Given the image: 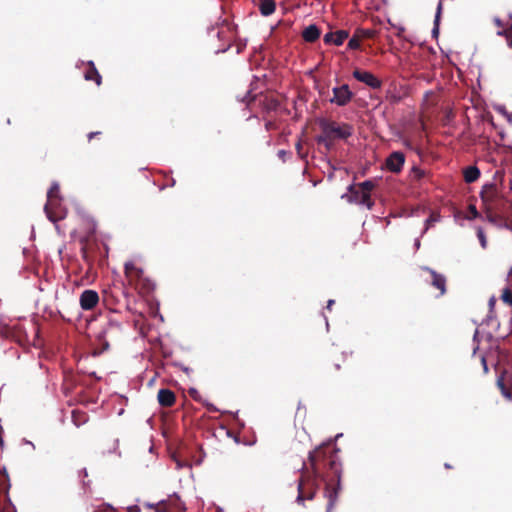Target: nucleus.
I'll return each instance as SVG.
<instances>
[{
    "mask_svg": "<svg viewBox=\"0 0 512 512\" xmlns=\"http://www.w3.org/2000/svg\"><path fill=\"white\" fill-rule=\"evenodd\" d=\"M405 29L403 27H400L397 29V32H396V36L401 38L403 33H404Z\"/></svg>",
    "mask_w": 512,
    "mask_h": 512,
    "instance_id": "79ce46f5",
    "label": "nucleus"
},
{
    "mask_svg": "<svg viewBox=\"0 0 512 512\" xmlns=\"http://www.w3.org/2000/svg\"><path fill=\"white\" fill-rule=\"evenodd\" d=\"M125 276L131 286L141 294H149L155 288L152 280L145 276L142 268L136 266L134 262H126L124 265Z\"/></svg>",
    "mask_w": 512,
    "mask_h": 512,
    "instance_id": "f03ea898",
    "label": "nucleus"
},
{
    "mask_svg": "<svg viewBox=\"0 0 512 512\" xmlns=\"http://www.w3.org/2000/svg\"><path fill=\"white\" fill-rule=\"evenodd\" d=\"M374 188L372 181H364L358 185L357 188H350L351 198L354 202L365 205L368 209H371L374 202L371 200V191Z\"/></svg>",
    "mask_w": 512,
    "mask_h": 512,
    "instance_id": "39448f33",
    "label": "nucleus"
},
{
    "mask_svg": "<svg viewBox=\"0 0 512 512\" xmlns=\"http://www.w3.org/2000/svg\"><path fill=\"white\" fill-rule=\"evenodd\" d=\"M50 212L51 215L46 214V216L53 223H56L65 217V209L63 208L60 199L53 202Z\"/></svg>",
    "mask_w": 512,
    "mask_h": 512,
    "instance_id": "f3484780",
    "label": "nucleus"
},
{
    "mask_svg": "<svg viewBox=\"0 0 512 512\" xmlns=\"http://www.w3.org/2000/svg\"><path fill=\"white\" fill-rule=\"evenodd\" d=\"M511 272H512V268H511Z\"/></svg>",
    "mask_w": 512,
    "mask_h": 512,
    "instance_id": "8fccbe9b",
    "label": "nucleus"
},
{
    "mask_svg": "<svg viewBox=\"0 0 512 512\" xmlns=\"http://www.w3.org/2000/svg\"><path fill=\"white\" fill-rule=\"evenodd\" d=\"M349 34L345 30H338L333 32V44L336 46L342 45L343 42L348 38Z\"/></svg>",
    "mask_w": 512,
    "mask_h": 512,
    "instance_id": "bb28decb",
    "label": "nucleus"
},
{
    "mask_svg": "<svg viewBox=\"0 0 512 512\" xmlns=\"http://www.w3.org/2000/svg\"><path fill=\"white\" fill-rule=\"evenodd\" d=\"M265 128H266V130H268V131H269V130H272V129H274V128H275V123H274V122H272V121H267V122L265 123Z\"/></svg>",
    "mask_w": 512,
    "mask_h": 512,
    "instance_id": "4c0bfd02",
    "label": "nucleus"
},
{
    "mask_svg": "<svg viewBox=\"0 0 512 512\" xmlns=\"http://www.w3.org/2000/svg\"><path fill=\"white\" fill-rule=\"evenodd\" d=\"M495 211H499L508 220L512 216V200L502 197L496 204Z\"/></svg>",
    "mask_w": 512,
    "mask_h": 512,
    "instance_id": "412c9836",
    "label": "nucleus"
},
{
    "mask_svg": "<svg viewBox=\"0 0 512 512\" xmlns=\"http://www.w3.org/2000/svg\"><path fill=\"white\" fill-rule=\"evenodd\" d=\"M258 7L263 16H269L275 12L276 3L274 0H259Z\"/></svg>",
    "mask_w": 512,
    "mask_h": 512,
    "instance_id": "393cba45",
    "label": "nucleus"
},
{
    "mask_svg": "<svg viewBox=\"0 0 512 512\" xmlns=\"http://www.w3.org/2000/svg\"><path fill=\"white\" fill-rule=\"evenodd\" d=\"M79 303L83 310H93L99 303V295L95 290L86 289L80 294Z\"/></svg>",
    "mask_w": 512,
    "mask_h": 512,
    "instance_id": "9b49d317",
    "label": "nucleus"
},
{
    "mask_svg": "<svg viewBox=\"0 0 512 512\" xmlns=\"http://www.w3.org/2000/svg\"><path fill=\"white\" fill-rule=\"evenodd\" d=\"M442 8H443L442 0H440L438 3V6H437L436 20L439 18Z\"/></svg>",
    "mask_w": 512,
    "mask_h": 512,
    "instance_id": "ea45409f",
    "label": "nucleus"
},
{
    "mask_svg": "<svg viewBox=\"0 0 512 512\" xmlns=\"http://www.w3.org/2000/svg\"><path fill=\"white\" fill-rule=\"evenodd\" d=\"M333 139L332 138H325V133L322 131L321 135L317 137V143L323 144L326 149L330 150L333 145Z\"/></svg>",
    "mask_w": 512,
    "mask_h": 512,
    "instance_id": "c85d7f7f",
    "label": "nucleus"
},
{
    "mask_svg": "<svg viewBox=\"0 0 512 512\" xmlns=\"http://www.w3.org/2000/svg\"><path fill=\"white\" fill-rule=\"evenodd\" d=\"M495 184H486L483 186L482 191L480 193V198L482 200L484 209L487 208H495L496 204L502 198Z\"/></svg>",
    "mask_w": 512,
    "mask_h": 512,
    "instance_id": "0eeeda50",
    "label": "nucleus"
},
{
    "mask_svg": "<svg viewBox=\"0 0 512 512\" xmlns=\"http://www.w3.org/2000/svg\"><path fill=\"white\" fill-rule=\"evenodd\" d=\"M81 251H82L83 258H84V259H86V258H87V251H86V248H85V247H82Z\"/></svg>",
    "mask_w": 512,
    "mask_h": 512,
    "instance_id": "a18cd8bd",
    "label": "nucleus"
},
{
    "mask_svg": "<svg viewBox=\"0 0 512 512\" xmlns=\"http://www.w3.org/2000/svg\"><path fill=\"white\" fill-rule=\"evenodd\" d=\"M101 135H102V132H100V131L90 132V133L88 134V140H89V141H91L93 138H95V137H99V136H101Z\"/></svg>",
    "mask_w": 512,
    "mask_h": 512,
    "instance_id": "e433bc0d",
    "label": "nucleus"
},
{
    "mask_svg": "<svg viewBox=\"0 0 512 512\" xmlns=\"http://www.w3.org/2000/svg\"><path fill=\"white\" fill-rule=\"evenodd\" d=\"M332 92L333 97L330 99V102L332 104H336L337 106H346L354 96L353 92L350 90L347 84L334 87Z\"/></svg>",
    "mask_w": 512,
    "mask_h": 512,
    "instance_id": "1a4fd4ad",
    "label": "nucleus"
},
{
    "mask_svg": "<svg viewBox=\"0 0 512 512\" xmlns=\"http://www.w3.org/2000/svg\"><path fill=\"white\" fill-rule=\"evenodd\" d=\"M157 399L162 407H172L176 402V396L170 389H160L158 391Z\"/></svg>",
    "mask_w": 512,
    "mask_h": 512,
    "instance_id": "dca6fc26",
    "label": "nucleus"
},
{
    "mask_svg": "<svg viewBox=\"0 0 512 512\" xmlns=\"http://www.w3.org/2000/svg\"><path fill=\"white\" fill-rule=\"evenodd\" d=\"M481 172L475 165L468 166L463 169V177L466 183H474L480 178Z\"/></svg>",
    "mask_w": 512,
    "mask_h": 512,
    "instance_id": "4be33fe9",
    "label": "nucleus"
},
{
    "mask_svg": "<svg viewBox=\"0 0 512 512\" xmlns=\"http://www.w3.org/2000/svg\"><path fill=\"white\" fill-rule=\"evenodd\" d=\"M482 362H483V364H484V369H485V371H487V366H486V360H485V358H482Z\"/></svg>",
    "mask_w": 512,
    "mask_h": 512,
    "instance_id": "de8ad7c7",
    "label": "nucleus"
},
{
    "mask_svg": "<svg viewBox=\"0 0 512 512\" xmlns=\"http://www.w3.org/2000/svg\"><path fill=\"white\" fill-rule=\"evenodd\" d=\"M468 209H469V213H470V216L467 217L468 219H474V218L479 217L480 214L475 205L470 204Z\"/></svg>",
    "mask_w": 512,
    "mask_h": 512,
    "instance_id": "72a5a7b5",
    "label": "nucleus"
},
{
    "mask_svg": "<svg viewBox=\"0 0 512 512\" xmlns=\"http://www.w3.org/2000/svg\"><path fill=\"white\" fill-rule=\"evenodd\" d=\"M497 387L505 399L512 400V365L502 371L497 379Z\"/></svg>",
    "mask_w": 512,
    "mask_h": 512,
    "instance_id": "6e6552de",
    "label": "nucleus"
},
{
    "mask_svg": "<svg viewBox=\"0 0 512 512\" xmlns=\"http://www.w3.org/2000/svg\"><path fill=\"white\" fill-rule=\"evenodd\" d=\"M405 163V155L400 151L392 152L386 159V167L392 173H399Z\"/></svg>",
    "mask_w": 512,
    "mask_h": 512,
    "instance_id": "ddd939ff",
    "label": "nucleus"
},
{
    "mask_svg": "<svg viewBox=\"0 0 512 512\" xmlns=\"http://www.w3.org/2000/svg\"><path fill=\"white\" fill-rule=\"evenodd\" d=\"M122 333V325L114 319H109L98 335V341L102 345V352L109 349V340L117 341Z\"/></svg>",
    "mask_w": 512,
    "mask_h": 512,
    "instance_id": "20e7f679",
    "label": "nucleus"
},
{
    "mask_svg": "<svg viewBox=\"0 0 512 512\" xmlns=\"http://www.w3.org/2000/svg\"><path fill=\"white\" fill-rule=\"evenodd\" d=\"M84 78L87 81H94L97 86H100L102 84V77L98 72L97 68L95 67L93 61L87 62V69L84 73Z\"/></svg>",
    "mask_w": 512,
    "mask_h": 512,
    "instance_id": "6ab92c4d",
    "label": "nucleus"
},
{
    "mask_svg": "<svg viewBox=\"0 0 512 512\" xmlns=\"http://www.w3.org/2000/svg\"><path fill=\"white\" fill-rule=\"evenodd\" d=\"M340 450L331 442L324 443L309 453L308 462H304L298 479L297 502L303 504L312 500L324 484V496L327 499L326 512H332L341 489L342 464Z\"/></svg>",
    "mask_w": 512,
    "mask_h": 512,
    "instance_id": "f257e3e1",
    "label": "nucleus"
},
{
    "mask_svg": "<svg viewBox=\"0 0 512 512\" xmlns=\"http://www.w3.org/2000/svg\"><path fill=\"white\" fill-rule=\"evenodd\" d=\"M352 75L357 81L364 83L371 89H380L382 86V81L369 71L356 68Z\"/></svg>",
    "mask_w": 512,
    "mask_h": 512,
    "instance_id": "9d476101",
    "label": "nucleus"
},
{
    "mask_svg": "<svg viewBox=\"0 0 512 512\" xmlns=\"http://www.w3.org/2000/svg\"><path fill=\"white\" fill-rule=\"evenodd\" d=\"M486 213L487 220L495 225L501 226L506 225L507 219L499 213V211H495V208H487L484 209Z\"/></svg>",
    "mask_w": 512,
    "mask_h": 512,
    "instance_id": "aec40b11",
    "label": "nucleus"
},
{
    "mask_svg": "<svg viewBox=\"0 0 512 512\" xmlns=\"http://www.w3.org/2000/svg\"><path fill=\"white\" fill-rule=\"evenodd\" d=\"M424 271H427L431 275V285L439 290V295L443 296L446 293V278L444 275L437 273L435 270L429 267H423Z\"/></svg>",
    "mask_w": 512,
    "mask_h": 512,
    "instance_id": "4468645a",
    "label": "nucleus"
},
{
    "mask_svg": "<svg viewBox=\"0 0 512 512\" xmlns=\"http://www.w3.org/2000/svg\"><path fill=\"white\" fill-rule=\"evenodd\" d=\"M375 36V31L371 29H361L358 28L355 30L354 34L350 38L348 42V48L352 50H356L360 48V43L364 39H370Z\"/></svg>",
    "mask_w": 512,
    "mask_h": 512,
    "instance_id": "f8f14e48",
    "label": "nucleus"
},
{
    "mask_svg": "<svg viewBox=\"0 0 512 512\" xmlns=\"http://www.w3.org/2000/svg\"><path fill=\"white\" fill-rule=\"evenodd\" d=\"M57 199L62 200L60 195V187L57 182H53L50 189L47 192V202L44 206V211L46 214L51 215L50 209L53 206V202Z\"/></svg>",
    "mask_w": 512,
    "mask_h": 512,
    "instance_id": "2eb2a0df",
    "label": "nucleus"
},
{
    "mask_svg": "<svg viewBox=\"0 0 512 512\" xmlns=\"http://www.w3.org/2000/svg\"><path fill=\"white\" fill-rule=\"evenodd\" d=\"M440 215L436 213H432L428 219L425 221V231L428 230L429 227H431L434 223L439 221Z\"/></svg>",
    "mask_w": 512,
    "mask_h": 512,
    "instance_id": "c756f323",
    "label": "nucleus"
},
{
    "mask_svg": "<svg viewBox=\"0 0 512 512\" xmlns=\"http://www.w3.org/2000/svg\"><path fill=\"white\" fill-rule=\"evenodd\" d=\"M493 22L500 30H504L508 28L509 25H512L509 21L503 22L499 17H494Z\"/></svg>",
    "mask_w": 512,
    "mask_h": 512,
    "instance_id": "7c9ffc66",
    "label": "nucleus"
},
{
    "mask_svg": "<svg viewBox=\"0 0 512 512\" xmlns=\"http://www.w3.org/2000/svg\"><path fill=\"white\" fill-rule=\"evenodd\" d=\"M259 104L266 112L276 111L280 102L273 95H262L258 99Z\"/></svg>",
    "mask_w": 512,
    "mask_h": 512,
    "instance_id": "a211bd4d",
    "label": "nucleus"
},
{
    "mask_svg": "<svg viewBox=\"0 0 512 512\" xmlns=\"http://www.w3.org/2000/svg\"><path fill=\"white\" fill-rule=\"evenodd\" d=\"M3 428L2 426L0 425V451L3 449V446H4V441H3Z\"/></svg>",
    "mask_w": 512,
    "mask_h": 512,
    "instance_id": "a19ab883",
    "label": "nucleus"
},
{
    "mask_svg": "<svg viewBox=\"0 0 512 512\" xmlns=\"http://www.w3.org/2000/svg\"><path fill=\"white\" fill-rule=\"evenodd\" d=\"M321 128L325 133V138L347 139L352 135V128L348 124L338 125L335 122L324 121L321 123Z\"/></svg>",
    "mask_w": 512,
    "mask_h": 512,
    "instance_id": "423d86ee",
    "label": "nucleus"
},
{
    "mask_svg": "<svg viewBox=\"0 0 512 512\" xmlns=\"http://www.w3.org/2000/svg\"><path fill=\"white\" fill-rule=\"evenodd\" d=\"M334 303H335V301H334V300H332V299H330V300L327 302V306H326V308H327L328 310H331V309H332V306L334 305Z\"/></svg>",
    "mask_w": 512,
    "mask_h": 512,
    "instance_id": "c03bdc74",
    "label": "nucleus"
},
{
    "mask_svg": "<svg viewBox=\"0 0 512 512\" xmlns=\"http://www.w3.org/2000/svg\"><path fill=\"white\" fill-rule=\"evenodd\" d=\"M497 35L504 36L507 40V44L512 48V25L504 30H498Z\"/></svg>",
    "mask_w": 512,
    "mask_h": 512,
    "instance_id": "cd10ccee",
    "label": "nucleus"
},
{
    "mask_svg": "<svg viewBox=\"0 0 512 512\" xmlns=\"http://www.w3.org/2000/svg\"><path fill=\"white\" fill-rule=\"evenodd\" d=\"M144 508L154 509L155 512H172L171 503L166 500L159 501L158 503H143Z\"/></svg>",
    "mask_w": 512,
    "mask_h": 512,
    "instance_id": "b1692460",
    "label": "nucleus"
},
{
    "mask_svg": "<svg viewBox=\"0 0 512 512\" xmlns=\"http://www.w3.org/2000/svg\"><path fill=\"white\" fill-rule=\"evenodd\" d=\"M333 38H334L333 32H329V33L325 34L323 40L326 44H333Z\"/></svg>",
    "mask_w": 512,
    "mask_h": 512,
    "instance_id": "f704fd0d",
    "label": "nucleus"
},
{
    "mask_svg": "<svg viewBox=\"0 0 512 512\" xmlns=\"http://www.w3.org/2000/svg\"><path fill=\"white\" fill-rule=\"evenodd\" d=\"M477 237H478V239L480 241V244H481L482 248H486L487 247V239H486V236L484 234V231L481 228L477 229Z\"/></svg>",
    "mask_w": 512,
    "mask_h": 512,
    "instance_id": "473e14b6",
    "label": "nucleus"
},
{
    "mask_svg": "<svg viewBox=\"0 0 512 512\" xmlns=\"http://www.w3.org/2000/svg\"><path fill=\"white\" fill-rule=\"evenodd\" d=\"M502 300L508 305L512 306V291L509 289H505L501 296Z\"/></svg>",
    "mask_w": 512,
    "mask_h": 512,
    "instance_id": "2f4dec72",
    "label": "nucleus"
},
{
    "mask_svg": "<svg viewBox=\"0 0 512 512\" xmlns=\"http://www.w3.org/2000/svg\"><path fill=\"white\" fill-rule=\"evenodd\" d=\"M126 512H141V507L139 505H132L127 507Z\"/></svg>",
    "mask_w": 512,
    "mask_h": 512,
    "instance_id": "c9c22d12",
    "label": "nucleus"
},
{
    "mask_svg": "<svg viewBox=\"0 0 512 512\" xmlns=\"http://www.w3.org/2000/svg\"><path fill=\"white\" fill-rule=\"evenodd\" d=\"M296 150L300 157L304 158V155L302 154V144L300 141L296 144Z\"/></svg>",
    "mask_w": 512,
    "mask_h": 512,
    "instance_id": "58836bf2",
    "label": "nucleus"
},
{
    "mask_svg": "<svg viewBox=\"0 0 512 512\" xmlns=\"http://www.w3.org/2000/svg\"><path fill=\"white\" fill-rule=\"evenodd\" d=\"M340 369V364L336 363L334 364V370L338 371Z\"/></svg>",
    "mask_w": 512,
    "mask_h": 512,
    "instance_id": "49530a36",
    "label": "nucleus"
},
{
    "mask_svg": "<svg viewBox=\"0 0 512 512\" xmlns=\"http://www.w3.org/2000/svg\"><path fill=\"white\" fill-rule=\"evenodd\" d=\"M445 467L448 469L451 468L450 464H447V463L445 464Z\"/></svg>",
    "mask_w": 512,
    "mask_h": 512,
    "instance_id": "09e8293b",
    "label": "nucleus"
},
{
    "mask_svg": "<svg viewBox=\"0 0 512 512\" xmlns=\"http://www.w3.org/2000/svg\"><path fill=\"white\" fill-rule=\"evenodd\" d=\"M72 421L77 427H79L88 421V415L84 411L75 409L72 411Z\"/></svg>",
    "mask_w": 512,
    "mask_h": 512,
    "instance_id": "a878e982",
    "label": "nucleus"
},
{
    "mask_svg": "<svg viewBox=\"0 0 512 512\" xmlns=\"http://www.w3.org/2000/svg\"><path fill=\"white\" fill-rule=\"evenodd\" d=\"M390 99L391 102H399L400 101V97L396 96V95H391L390 97H388Z\"/></svg>",
    "mask_w": 512,
    "mask_h": 512,
    "instance_id": "37998d69",
    "label": "nucleus"
},
{
    "mask_svg": "<svg viewBox=\"0 0 512 512\" xmlns=\"http://www.w3.org/2000/svg\"><path fill=\"white\" fill-rule=\"evenodd\" d=\"M11 488L10 478L5 467H0V512H16L9 490Z\"/></svg>",
    "mask_w": 512,
    "mask_h": 512,
    "instance_id": "7ed1b4c3",
    "label": "nucleus"
},
{
    "mask_svg": "<svg viewBox=\"0 0 512 512\" xmlns=\"http://www.w3.org/2000/svg\"><path fill=\"white\" fill-rule=\"evenodd\" d=\"M320 34V29L312 24L303 30L302 37L306 42L313 43L320 37Z\"/></svg>",
    "mask_w": 512,
    "mask_h": 512,
    "instance_id": "5701e85b",
    "label": "nucleus"
}]
</instances>
